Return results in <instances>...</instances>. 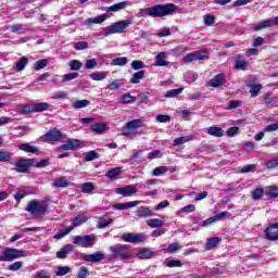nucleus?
Masks as SVG:
<instances>
[{"label":"nucleus","instance_id":"42","mask_svg":"<svg viewBox=\"0 0 278 278\" xmlns=\"http://www.w3.org/2000/svg\"><path fill=\"white\" fill-rule=\"evenodd\" d=\"M264 197V188L260 187L252 191V199L254 201H258V199H262Z\"/></svg>","mask_w":278,"mask_h":278},{"label":"nucleus","instance_id":"26","mask_svg":"<svg viewBox=\"0 0 278 278\" xmlns=\"http://www.w3.org/2000/svg\"><path fill=\"white\" fill-rule=\"evenodd\" d=\"M29 62V59L27 56H23L21 58L16 64H15V68L17 71V73H21V71H25V66H27V63Z\"/></svg>","mask_w":278,"mask_h":278},{"label":"nucleus","instance_id":"16","mask_svg":"<svg viewBox=\"0 0 278 278\" xmlns=\"http://www.w3.org/2000/svg\"><path fill=\"white\" fill-rule=\"evenodd\" d=\"M226 81L225 74H218L210 80L208 86L219 88V86H225Z\"/></svg>","mask_w":278,"mask_h":278},{"label":"nucleus","instance_id":"11","mask_svg":"<svg viewBox=\"0 0 278 278\" xmlns=\"http://www.w3.org/2000/svg\"><path fill=\"white\" fill-rule=\"evenodd\" d=\"M122 240L124 242H130L131 244H138L139 242H144V235L128 232L122 235Z\"/></svg>","mask_w":278,"mask_h":278},{"label":"nucleus","instance_id":"33","mask_svg":"<svg viewBox=\"0 0 278 278\" xmlns=\"http://www.w3.org/2000/svg\"><path fill=\"white\" fill-rule=\"evenodd\" d=\"M273 25H274L273 20H265V21L258 23L254 27V29H255V31H260V29H266L267 27H273Z\"/></svg>","mask_w":278,"mask_h":278},{"label":"nucleus","instance_id":"30","mask_svg":"<svg viewBox=\"0 0 278 278\" xmlns=\"http://www.w3.org/2000/svg\"><path fill=\"white\" fill-rule=\"evenodd\" d=\"M91 131H94L96 134H103L104 131H108V126L103 123L93 124L91 126Z\"/></svg>","mask_w":278,"mask_h":278},{"label":"nucleus","instance_id":"17","mask_svg":"<svg viewBox=\"0 0 278 278\" xmlns=\"http://www.w3.org/2000/svg\"><path fill=\"white\" fill-rule=\"evenodd\" d=\"M235 68L237 71H247L249 68V63L242 60V54L235 55Z\"/></svg>","mask_w":278,"mask_h":278},{"label":"nucleus","instance_id":"51","mask_svg":"<svg viewBox=\"0 0 278 278\" xmlns=\"http://www.w3.org/2000/svg\"><path fill=\"white\" fill-rule=\"evenodd\" d=\"M93 160H99V153L93 150L87 152L85 156V162H93Z\"/></svg>","mask_w":278,"mask_h":278},{"label":"nucleus","instance_id":"8","mask_svg":"<svg viewBox=\"0 0 278 278\" xmlns=\"http://www.w3.org/2000/svg\"><path fill=\"white\" fill-rule=\"evenodd\" d=\"M36 164L34 159L21 160L15 163L16 173H27Z\"/></svg>","mask_w":278,"mask_h":278},{"label":"nucleus","instance_id":"46","mask_svg":"<svg viewBox=\"0 0 278 278\" xmlns=\"http://www.w3.org/2000/svg\"><path fill=\"white\" fill-rule=\"evenodd\" d=\"M94 190V185L92 182H85L81 185V192L85 194H90Z\"/></svg>","mask_w":278,"mask_h":278},{"label":"nucleus","instance_id":"54","mask_svg":"<svg viewBox=\"0 0 278 278\" xmlns=\"http://www.w3.org/2000/svg\"><path fill=\"white\" fill-rule=\"evenodd\" d=\"M68 273H71V267L60 266L56 271V277H64V275H68Z\"/></svg>","mask_w":278,"mask_h":278},{"label":"nucleus","instance_id":"21","mask_svg":"<svg viewBox=\"0 0 278 278\" xmlns=\"http://www.w3.org/2000/svg\"><path fill=\"white\" fill-rule=\"evenodd\" d=\"M153 255H155V252L149 248L142 249L137 253L139 260H151Z\"/></svg>","mask_w":278,"mask_h":278},{"label":"nucleus","instance_id":"25","mask_svg":"<svg viewBox=\"0 0 278 278\" xmlns=\"http://www.w3.org/2000/svg\"><path fill=\"white\" fill-rule=\"evenodd\" d=\"M18 149L20 151H25V153H38V148L29 143H22Z\"/></svg>","mask_w":278,"mask_h":278},{"label":"nucleus","instance_id":"6","mask_svg":"<svg viewBox=\"0 0 278 278\" xmlns=\"http://www.w3.org/2000/svg\"><path fill=\"white\" fill-rule=\"evenodd\" d=\"M74 244H79L80 247H84L85 249H88V247H93L94 245V236H92V235L76 236V237H74Z\"/></svg>","mask_w":278,"mask_h":278},{"label":"nucleus","instance_id":"3","mask_svg":"<svg viewBox=\"0 0 278 278\" xmlns=\"http://www.w3.org/2000/svg\"><path fill=\"white\" fill-rule=\"evenodd\" d=\"M112 253V260H131V252L129 251V245L117 243L109 248Z\"/></svg>","mask_w":278,"mask_h":278},{"label":"nucleus","instance_id":"2","mask_svg":"<svg viewBox=\"0 0 278 278\" xmlns=\"http://www.w3.org/2000/svg\"><path fill=\"white\" fill-rule=\"evenodd\" d=\"M47 202L40 200H33L28 203L26 212L33 214L35 218H42L47 214Z\"/></svg>","mask_w":278,"mask_h":278},{"label":"nucleus","instance_id":"39","mask_svg":"<svg viewBox=\"0 0 278 278\" xmlns=\"http://www.w3.org/2000/svg\"><path fill=\"white\" fill-rule=\"evenodd\" d=\"M140 79H144V71H139L132 74V77L130 78V84H139Z\"/></svg>","mask_w":278,"mask_h":278},{"label":"nucleus","instance_id":"43","mask_svg":"<svg viewBox=\"0 0 278 278\" xmlns=\"http://www.w3.org/2000/svg\"><path fill=\"white\" fill-rule=\"evenodd\" d=\"M141 155L142 150H134L132 156L129 159V162H131V164H138V162H140Z\"/></svg>","mask_w":278,"mask_h":278},{"label":"nucleus","instance_id":"61","mask_svg":"<svg viewBox=\"0 0 278 278\" xmlns=\"http://www.w3.org/2000/svg\"><path fill=\"white\" fill-rule=\"evenodd\" d=\"M130 66L134 71H140V68H144V62L136 60L131 62Z\"/></svg>","mask_w":278,"mask_h":278},{"label":"nucleus","instance_id":"63","mask_svg":"<svg viewBox=\"0 0 278 278\" xmlns=\"http://www.w3.org/2000/svg\"><path fill=\"white\" fill-rule=\"evenodd\" d=\"M260 90H262V85L252 86V88L250 89L251 97H257V94H260Z\"/></svg>","mask_w":278,"mask_h":278},{"label":"nucleus","instance_id":"50","mask_svg":"<svg viewBox=\"0 0 278 278\" xmlns=\"http://www.w3.org/2000/svg\"><path fill=\"white\" fill-rule=\"evenodd\" d=\"M122 85H123V80L115 79V80L111 81L110 85L106 86V88L109 90H118V88H121Z\"/></svg>","mask_w":278,"mask_h":278},{"label":"nucleus","instance_id":"13","mask_svg":"<svg viewBox=\"0 0 278 278\" xmlns=\"http://www.w3.org/2000/svg\"><path fill=\"white\" fill-rule=\"evenodd\" d=\"M265 236L267 240H270L271 242H275L278 240V223L271 224L269 227L265 230Z\"/></svg>","mask_w":278,"mask_h":278},{"label":"nucleus","instance_id":"45","mask_svg":"<svg viewBox=\"0 0 278 278\" xmlns=\"http://www.w3.org/2000/svg\"><path fill=\"white\" fill-rule=\"evenodd\" d=\"M90 77L93 79V81H103V79L108 77V74L103 72H97V73L90 74Z\"/></svg>","mask_w":278,"mask_h":278},{"label":"nucleus","instance_id":"35","mask_svg":"<svg viewBox=\"0 0 278 278\" xmlns=\"http://www.w3.org/2000/svg\"><path fill=\"white\" fill-rule=\"evenodd\" d=\"M34 105V112H47L49 108H51V104L47 102L36 103Z\"/></svg>","mask_w":278,"mask_h":278},{"label":"nucleus","instance_id":"24","mask_svg":"<svg viewBox=\"0 0 278 278\" xmlns=\"http://www.w3.org/2000/svg\"><path fill=\"white\" fill-rule=\"evenodd\" d=\"M154 66H168V61H166V52H160L155 56V64Z\"/></svg>","mask_w":278,"mask_h":278},{"label":"nucleus","instance_id":"64","mask_svg":"<svg viewBox=\"0 0 278 278\" xmlns=\"http://www.w3.org/2000/svg\"><path fill=\"white\" fill-rule=\"evenodd\" d=\"M97 60L96 59H91V60H87V62L85 63L86 68H88L89 71H92V68H97Z\"/></svg>","mask_w":278,"mask_h":278},{"label":"nucleus","instance_id":"53","mask_svg":"<svg viewBox=\"0 0 278 278\" xmlns=\"http://www.w3.org/2000/svg\"><path fill=\"white\" fill-rule=\"evenodd\" d=\"M79 77V73H70L62 76L63 83L73 81V79H77Z\"/></svg>","mask_w":278,"mask_h":278},{"label":"nucleus","instance_id":"1","mask_svg":"<svg viewBox=\"0 0 278 278\" xmlns=\"http://www.w3.org/2000/svg\"><path fill=\"white\" fill-rule=\"evenodd\" d=\"M179 10L178 5L174 3L167 4H156L154 7L141 9L139 14H137L138 18H142V16H152V18H162L163 16H170L174 12Z\"/></svg>","mask_w":278,"mask_h":278},{"label":"nucleus","instance_id":"12","mask_svg":"<svg viewBox=\"0 0 278 278\" xmlns=\"http://www.w3.org/2000/svg\"><path fill=\"white\" fill-rule=\"evenodd\" d=\"M81 148V141L78 139H67L66 143L62 144L59 149L61 151H77Z\"/></svg>","mask_w":278,"mask_h":278},{"label":"nucleus","instance_id":"38","mask_svg":"<svg viewBox=\"0 0 278 278\" xmlns=\"http://www.w3.org/2000/svg\"><path fill=\"white\" fill-rule=\"evenodd\" d=\"M88 105H90L89 100H78L73 103L74 110H81L84 108H88Z\"/></svg>","mask_w":278,"mask_h":278},{"label":"nucleus","instance_id":"10","mask_svg":"<svg viewBox=\"0 0 278 278\" xmlns=\"http://www.w3.org/2000/svg\"><path fill=\"white\" fill-rule=\"evenodd\" d=\"M231 214L227 211H224L217 215H214L202 223V227H208V225H213V223H218V220H225V218H229Z\"/></svg>","mask_w":278,"mask_h":278},{"label":"nucleus","instance_id":"47","mask_svg":"<svg viewBox=\"0 0 278 278\" xmlns=\"http://www.w3.org/2000/svg\"><path fill=\"white\" fill-rule=\"evenodd\" d=\"M184 92V88H178V89H172L167 91L166 96L168 99H173L175 97H179Z\"/></svg>","mask_w":278,"mask_h":278},{"label":"nucleus","instance_id":"19","mask_svg":"<svg viewBox=\"0 0 278 278\" xmlns=\"http://www.w3.org/2000/svg\"><path fill=\"white\" fill-rule=\"evenodd\" d=\"M73 244H65L60 251L56 252V257L59 260H66L68 253H72Z\"/></svg>","mask_w":278,"mask_h":278},{"label":"nucleus","instance_id":"57","mask_svg":"<svg viewBox=\"0 0 278 278\" xmlns=\"http://www.w3.org/2000/svg\"><path fill=\"white\" fill-rule=\"evenodd\" d=\"M128 60L125 56L113 59L114 66H125L127 64Z\"/></svg>","mask_w":278,"mask_h":278},{"label":"nucleus","instance_id":"48","mask_svg":"<svg viewBox=\"0 0 278 278\" xmlns=\"http://www.w3.org/2000/svg\"><path fill=\"white\" fill-rule=\"evenodd\" d=\"M185 79L186 81H188V84H192L193 81H197L199 79V75L194 72H188L185 75Z\"/></svg>","mask_w":278,"mask_h":278},{"label":"nucleus","instance_id":"32","mask_svg":"<svg viewBox=\"0 0 278 278\" xmlns=\"http://www.w3.org/2000/svg\"><path fill=\"white\" fill-rule=\"evenodd\" d=\"M192 140V135L179 137L174 140V147H180V144H186V142H190Z\"/></svg>","mask_w":278,"mask_h":278},{"label":"nucleus","instance_id":"18","mask_svg":"<svg viewBox=\"0 0 278 278\" xmlns=\"http://www.w3.org/2000/svg\"><path fill=\"white\" fill-rule=\"evenodd\" d=\"M131 2L129 1H122L119 3H115L106 9L108 12H121V10H125V8H129Z\"/></svg>","mask_w":278,"mask_h":278},{"label":"nucleus","instance_id":"29","mask_svg":"<svg viewBox=\"0 0 278 278\" xmlns=\"http://www.w3.org/2000/svg\"><path fill=\"white\" fill-rule=\"evenodd\" d=\"M137 216L139 218H147L148 216H152L153 212L151 211V208L149 207H140L137 212H136Z\"/></svg>","mask_w":278,"mask_h":278},{"label":"nucleus","instance_id":"60","mask_svg":"<svg viewBox=\"0 0 278 278\" xmlns=\"http://www.w3.org/2000/svg\"><path fill=\"white\" fill-rule=\"evenodd\" d=\"M88 275H90L88 267L81 266L78 270L77 278H88Z\"/></svg>","mask_w":278,"mask_h":278},{"label":"nucleus","instance_id":"37","mask_svg":"<svg viewBox=\"0 0 278 278\" xmlns=\"http://www.w3.org/2000/svg\"><path fill=\"white\" fill-rule=\"evenodd\" d=\"M147 225L152 229H157V227H162L164 225V222H162V219L153 218L148 219Z\"/></svg>","mask_w":278,"mask_h":278},{"label":"nucleus","instance_id":"62","mask_svg":"<svg viewBox=\"0 0 278 278\" xmlns=\"http://www.w3.org/2000/svg\"><path fill=\"white\" fill-rule=\"evenodd\" d=\"M34 104H27L22 106L21 113L22 114H34Z\"/></svg>","mask_w":278,"mask_h":278},{"label":"nucleus","instance_id":"28","mask_svg":"<svg viewBox=\"0 0 278 278\" xmlns=\"http://www.w3.org/2000/svg\"><path fill=\"white\" fill-rule=\"evenodd\" d=\"M122 173L121 167H114L106 172L105 177H108V179H115V177H118Z\"/></svg>","mask_w":278,"mask_h":278},{"label":"nucleus","instance_id":"27","mask_svg":"<svg viewBox=\"0 0 278 278\" xmlns=\"http://www.w3.org/2000/svg\"><path fill=\"white\" fill-rule=\"evenodd\" d=\"M222 240L223 239L220 237H213V238L208 239V241L206 243L207 251H211V249H215V247H218V244H220Z\"/></svg>","mask_w":278,"mask_h":278},{"label":"nucleus","instance_id":"31","mask_svg":"<svg viewBox=\"0 0 278 278\" xmlns=\"http://www.w3.org/2000/svg\"><path fill=\"white\" fill-rule=\"evenodd\" d=\"M52 186L54 188H68V180L65 177H60L53 181Z\"/></svg>","mask_w":278,"mask_h":278},{"label":"nucleus","instance_id":"7","mask_svg":"<svg viewBox=\"0 0 278 278\" xmlns=\"http://www.w3.org/2000/svg\"><path fill=\"white\" fill-rule=\"evenodd\" d=\"M143 126V123L140 119H132L127 122L123 128V136H131L135 129H140Z\"/></svg>","mask_w":278,"mask_h":278},{"label":"nucleus","instance_id":"14","mask_svg":"<svg viewBox=\"0 0 278 278\" xmlns=\"http://www.w3.org/2000/svg\"><path fill=\"white\" fill-rule=\"evenodd\" d=\"M115 192L116 194H122V197H132V194L138 192V188H136L134 185H129L123 188H117Z\"/></svg>","mask_w":278,"mask_h":278},{"label":"nucleus","instance_id":"40","mask_svg":"<svg viewBox=\"0 0 278 278\" xmlns=\"http://www.w3.org/2000/svg\"><path fill=\"white\" fill-rule=\"evenodd\" d=\"M166 173H168V167L159 166V167L153 169L152 175H153V177H160L162 175H166Z\"/></svg>","mask_w":278,"mask_h":278},{"label":"nucleus","instance_id":"9","mask_svg":"<svg viewBox=\"0 0 278 278\" xmlns=\"http://www.w3.org/2000/svg\"><path fill=\"white\" fill-rule=\"evenodd\" d=\"M62 131L53 129L41 136V140H43V142H58L59 140H62Z\"/></svg>","mask_w":278,"mask_h":278},{"label":"nucleus","instance_id":"36","mask_svg":"<svg viewBox=\"0 0 278 278\" xmlns=\"http://www.w3.org/2000/svg\"><path fill=\"white\" fill-rule=\"evenodd\" d=\"M49 65V60L42 59L37 62H35L33 68L34 71H42V68H46V66Z\"/></svg>","mask_w":278,"mask_h":278},{"label":"nucleus","instance_id":"22","mask_svg":"<svg viewBox=\"0 0 278 278\" xmlns=\"http://www.w3.org/2000/svg\"><path fill=\"white\" fill-rule=\"evenodd\" d=\"M108 20V14H102L97 17H89L86 20V25H99Z\"/></svg>","mask_w":278,"mask_h":278},{"label":"nucleus","instance_id":"58","mask_svg":"<svg viewBox=\"0 0 278 278\" xmlns=\"http://www.w3.org/2000/svg\"><path fill=\"white\" fill-rule=\"evenodd\" d=\"M190 62H197L194 52H190L187 55L184 56L182 63L184 64H190Z\"/></svg>","mask_w":278,"mask_h":278},{"label":"nucleus","instance_id":"5","mask_svg":"<svg viewBox=\"0 0 278 278\" xmlns=\"http://www.w3.org/2000/svg\"><path fill=\"white\" fill-rule=\"evenodd\" d=\"M23 250L7 248L2 252V255H0V262H12L13 260H18L20 257H23Z\"/></svg>","mask_w":278,"mask_h":278},{"label":"nucleus","instance_id":"56","mask_svg":"<svg viewBox=\"0 0 278 278\" xmlns=\"http://www.w3.org/2000/svg\"><path fill=\"white\" fill-rule=\"evenodd\" d=\"M12 154L8 151L0 150V162H10Z\"/></svg>","mask_w":278,"mask_h":278},{"label":"nucleus","instance_id":"44","mask_svg":"<svg viewBox=\"0 0 278 278\" xmlns=\"http://www.w3.org/2000/svg\"><path fill=\"white\" fill-rule=\"evenodd\" d=\"M68 66H70L71 71H79L81 68V66H84V63H81V61H79V60H72L68 63Z\"/></svg>","mask_w":278,"mask_h":278},{"label":"nucleus","instance_id":"41","mask_svg":"<svg viewBox=\"0 0 278 278\" xmlns=\"http://www.w3.org/2000/svg\"><path fill=\"white\" fill-rule=\"evenodd\" d=\"M193 54L195 55V62L199 60H207V49L194 51Z\"/></svg>","mask_w":278,"mask_h":278},{"label":"nucleus","instance_id":"34","mask_svg":"<svg viewBox=\"0 0 278 278\" xmlns=\"http://www.w3.org/2000/svg\"><path fill=\"white\" fill-rule=\"evenodd\" d=\"M88 220V216H86L85 213L76 216L74 219H73V225L75 227H79V225H84V223H87Z\"/></svg>","mask_w":278,"mask_h":278},{"label":"nucleus","instance_id":"4","mask_svg":"<svg viewBox=\"0 0 278 278\" xmlns=\"http://www.w3.org/2000/svg\"><path fill=\"white\" fill-rule=\"evenodd\" d=\"M131 25V21L129 20H123L114 23L111 26H108L105 28L106 36H110L112 34H125V29Z\"/></svg>","mask_w":278,"mask_h":278},{"label":"nucleus","instance_id":"55","mask_svg":"<svg viewBox=\"0 0 278 278\" xmlns=\"http://www.w3.org/2000/svg\"><path fill=\"white\" fill-rule=\"evenodd\" d=\"M134 101H136V97L130 93H125L121 98V103H134Z\"/></svg>","mask_w":278,"mask_h":278},{"label":"nucleus","instance_id":"49","mask_svg":"<svg viewBox=\"0 0 278 278\" xmlns=\"http://www.w3.org/2000/svg\"><path fill=\"white\" fill-rule=\"evenodd\" d=\"M33 278H51V273L40 269L33 275Z\"/></svg>","mask_w":278,"mask_h":278},{"label":"nucleus","instance_id":"15","mask_svg":"<svg viewBox=\"0 0 278 278\" xmlns=\"http://www.w3.org/2000/svg\"><path fill=\"white\" fill-rule=\"evenodd\" d=\"M85 262H91V263H97L105 260V253L103 252H96L93 254H85L84 255Z\"/></svg>","mask_w":278,"mask_h":278},{"label":"nucleus","instance_id":"52","mask_svg":"<svg viewBox=\"0 0 278 278\" xmlns=\"http://www.w3.org/2000/svg\"><path fill=\"white\" fill-rule=\"evenodd\" d=\"M71 231H73V227L65 228V229L61 230L60 232H58L54 236V238H55V240H62V238H64V236H68V233H71Z\"/></svg>","mask_w":278,"mask_h":278},{"label":"nucleus","instance_id":"23","mask_svg":"<svg viewBox=\"0 0 278 278\" xmlns=\"http://www.w3.org/2000/svg\"><path fill=\"white\" fill-rule=\"evenodd\" d=\"M140 205V201H132V202H126V203H116L114 204L115 210H129L131 207H136Z\"/></svg>","mask_w":278,"mask_h":278},{"label":"nucleus","instance_id":"20","mask_svg":"<svg viewBox=\"0 0 278 278\" xmlns=\"http://www.w3.org/2000/svg\"><path fill=\"white\" fill-rule=\"evenodd\" d=\"M206 134H208V136H214V138H223L225 136L223 128L216 126L208 127Z\"/></svg>","mask_w":278,"mask_h":278},{"label":"nucleus","instance_id":"59","mask_svg":"<svg viewBox=\"0 0 278 278\" xmlns=\"http://www.w3.org/2000/svg\"><path fill=\"white\" fill-rule=\"evenodd\" d=\"M257 168V164H249L245 165L243 168H241L240 173L247 174V173H253Z\"/></svg>","mask_w":278,"mask_h":278}]
</instances>
